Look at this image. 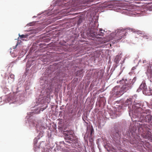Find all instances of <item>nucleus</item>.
<instances>
[{"label":"nucleus","mask_w":152,"mask_h":152,"mask_svg":"<svg viewBox=\"0 0 152 152\" xmlns=\"http://www.w3.org/2000/svg\"><path fill=\"white\" fill-rule=\"evenodd\" d=\"M137 96L134 95L132 98L127 99L126 101L129 109V114L133 118H140L141 120L145 122H149L151 116L149 111L142 110L141 107L143 105L142 103L136 100Z\"/></svg>","instance_id":"obj_1"},{"label":"nucleus","mask_w":152,"mask_h":152,"mask_svg":"<svg viewBox=\"0 0 152 152\" xmlns=\"http://www.w3.org/2000/svg\"><path fill=\"white\" fill-rule=\"evenodd\" d=\"M136 80V77H135L132 81L130 80L129 84L128 83L127 80H125L124 79L119 81L120 83L123 84V86L121 88L118 86H116L113 88L112 93L114 94L116 96H119L122 95L124 92H125L131 86V84H133L134 83Z\"/></svg>","instance_id":"obj_2"},{"label":"nucleus","mask_w":152,"mask_h":152,"mask_svg":"<svg viewBox=\"0 0 152 152\" xmlns=\"http://www.w3.org/2000/svg\"><path fill=\"white\" fill-rule=\"evenodd\" d=\"M126 32L125 30L123 29L115 30L114 33H113L110 34V36L111 37L106 40H104V41L107 42L113 39V38L115 40L121 39L125 36Z\"/></svg>","instance_id":"obj_3"},{"label":"nucleus","mask_w":152,"mask_h":152,"mask_svg":"<svg viewBox=\"0 0 152 152\" xmlns=\"http://www.w3.org/2000/svg\"><path fill=\"white\" fill-rule=\"evenodd\" d=\"M67 133H64L65 135L67 137V138L70 141L74 142L76 140V138L75 136L73 135V132L72 131H68L66 132Z\"/></svg>","instance_id":"obj_4"},{"label":"nucleus","mask_w":152,"mask_h":152,"mask_svg":"<svg viewBox=\"0 0 152 152\" xmlns=\"http://www.w3.org/2000/svg\"><path fill=\"white\" fill-rule=\"evenodd\" d=\"M141 89H143L145 91H147V88L145 86V83L144 82H142L139 88L137 90V91L139 92Z\"/></svg>","instance_id":"obj_5"},{"label":"nucleus","mask_w":152,"mask_h":152,"mask_svg":"<svg viewBox=\"0 0 152 152\" xmlns=\"http://www.w3.org/2000/svg\"><path fill=\"white\" fill-rule=\"evenodd\" d=\"M147 72L148 75L151 76L152 75V63L151 65L148 67Z\"/></svg>","instance_id":"obj_6"},{"label":"nucleus","mask_w":152,"mask_h":152,"mask_svg":"<svg viewBox=\"0 0 152 152\" xmlns=\"http://www.w3.org/2000/svg\"><path fill=\"white\" fill-rule=\"evenodd\" d=\"M102 31V30H100L98 32H96L94 31L93 32V34H94V36H96L97 35H102V34L103 33V32Z\"/></svg>","instance_id":"obj_7"},{"label":"nucleus","mask_w":152,"mask_h":152,"mask_svg":"<svg viewBox=\"0 0 152 152\" xmlns=\"http://www.w3.org/2000/svg\"><path fill=\"white\" fill-rule=\"evenodd\" d=\"M119 135L118 133L116 132L115 134V135H114L113 136V138L114 140H115L117 138V139H119Z\"/></svg>","instance_id":"obj_8"},{"label":"nucleus","mask_w":152,"mask_h":152,"mask_svg":"<svg viewBox=\"0 0 152 152\" xmlns=\"http://www.w3.org/2000/svg\"><path fill=\"white\" fill-rule=\"evenodd\" d=\"M115 2L114 1H112L110 2L108 4V6H112L113 7H114L115 6L117 5L116 4Z\"/></svg>","instance_id":"obj_9"},{"label":"nucleus","mask_w":152,"mask_h":152,"mask_svg":"<svg viewBox=\"0 0 152 152\" xmlns=\"http://www.w3.org/2000/svg\"><path fill=\"white\" fill-rule=\"evenodd\" d=\"M46 108V107L45 108H41L39 110L38 112H35V113H39L40 112V111H43Z\"/></svg>","instance_id":"obj_10"},{"label":"nucleus","mask_w":152,"mask_h":152,"mask_svg":"<svg viewBox=\"0 0 152 152\" xmlns=\"http://www.w3.org/2000/svg\"><path fill=\"white\" fill-rule=\"evenodd\" d=\"M119 58V56H116L115 58V62L116 63H118V62L119 61L118 60V58Z\"/></svg>","instance_id":"obj_11"},{"label":"nucleus","mask_w":152,"mask_h":152,"mask_svg":"<svg viewBox=\"0 0 152 152\" xmlns=\"http://www.w3.org/2000/svg\"><path fill=\"white\" fill-rule=\"evenodd\" d=\"M39 136L38 138V139H39L40 137H42L43 136L42 133L41 132H39Z\"/></svg>","instance_id":"obj_12"},{"label":"nucleus","mask_w":152,"mask_h":152,"mask_svg":"<svg viewBox=\"0 0 152 152\" xmlns=\"http://www.w3.org/2000/svg\"><path fill=\"white\" fill-rule=\"evenodd\" d=\"M19 37H20L21 38H26V36L24 35H19Z\"/></svg>","instance_id":"obj_13"},{"label":"nucleus","mask_w":152,"mask_h":152,"mask_svg":"<svg viewBox=\"0 0 152 152\" xmlns=\"http://www.w3.org/2000/svg\"><path fill=\"white\" fill-rule=\"evenodd\" d=\"M33 23V22H32V23H29V24H28V25L29 26H32V24Z\"/></svg>","instance_id":"obj_14"},{"label":"nucleus","mask_w":152,"mask_h":152,"mask_svg":"<svg viewBox=\"0 0 152 152\" xmlns=\"http://www.w3.org/2000/svg\"><path fill=\"white\" fill-rule=\"evenodd\" d=\"M136 32L137 34H141V32L140 31H137Z\"/></svg>","instance_id":"obj_15"},{"label":"nucleus","mask_w":152,"mask_h":152,"mask_svg":"<svg viewBox=\"0 0 152 152\" xmlns=\"http://www.w3.org/2000/svg\"><path fill=\"white\" fill-rule=\"evenodd\" d=\"M18 45V44H17L15 46L13 47V49H15L16 48V47H17Z\"/></svg>","instance_id":"obj_16"},{"label":"nucleus","mask_w":152,"mask_h":152,"mask_svg":"<svg viewBox=\"0 0 152 152\" xmlns=\"http://www.w3.org/2000/svg\"><path fill=\"white\" fill-rule=\"evenodd\" d=\"M93 129H91V135L93 132Z\"/></svg>","instance_id":"obj_17"},{"label":"nucleus","mask_w":152,"mask_h":152,"mask_svg":"<svg viewBox=\"0 0 152 152\" xmlns=\"http://www.w3.org/2000/svg\"><path fill=\"white\" fill-rule=\"evenodd\" d=\"M14 76L13 75H11L10 76V77L11 78H14Z\"/></svg>","instance_id":"obj_18"},{"label":"nucleus","mask_w":152,"mask_h":152,"mask_svg":"<svg viewBox=\"0 0 152 152\" xmlns=\"http://www.w3.org/2000/svg\"><path fill=\"white\" fill-rule=\"evenodd\" d=\"M36 126L37 128H38V125H37V124L36 125Z\"/></svg>","instance_id":"obj_19"},{"label":"nucleus","mask_w":152,"mask_h":152,"mask_svg":"<svg viewBox=\"0 0 152 152\" xmlns=\"http://www.w3.org/2000/svg\"><path fill=\"white\" fill-rule=\"evenodd\" d=\"M146 62V61H145V60H144V61H143V63H145V62Z\"/></svg>","instance_id":"obj_20"},{"label":"nucleus","mask_w":152,"mask_h":152,"mask_svg":"<svg viewBox=\"0 0 152 152\" xmlns=\"http://www.w3.org/2000/svg\"><path fill=\"white\" fill-rule=\"evenodd\" d=\"M71 5V6L73 5V6H74L75 5H74L72 4Z\"/></svg>","instance_id":"obj_21"},{"label":"nucleus","mask_w":152,"mask_h":152,"mask_svg":"<svg viewBox=\"0 0 152 152\" xmlns=\"http://www.w3.org/2000/svg\"><path fill=\"white\" fill-rule=\"evenodd\" d=\"M34 126H35V124H34Z\"/></svg>","instance_id":"obj_22"},{"label":"nucleus","mask_w":152,"mask_h":152,"mask_svg":"<svg viewBox=\"0 0 152 152\" xmlns=\"http://www.w3.org/2000/svg\"><path fill=\"white\" fill-rule=\"evenodd\" d=\"M38 32V31H36V32H35V33H37Z\"/></svg>","instance_id":"obj_23"},{"label":"nucleus","mask_w":152,"mask_h":152,"mask_svg":"<svg viewBox=\"0 0 152 152\" xmlns=\"http://www.w3.org/2000/svg\"><path fill=\"white\" fill-rule=\"evenodd\" d=\"M45 96V95H44V96H43V98H44V97Z\"/></svg>","instance_id":"obj_24"},{"label":"nucleus","mask_w":152,"mask_h":152,"mask_svg":"<svg viewBox=\"0 0 152 152\" xmlns=\"http://www.w3.org/2000/svg\"><path fill=\"white\" fill-rule=\"evenodd\" d=\"M66 142H69L68 141H66Z\"/></svg>","instance_id":"obj_25"},{"label":"nucleus","mask_w":152,"mask_h":152,"mask_svg":"<svg viewBox=\"0 0 152 152\" xmlns=\"http://www.w3.org/2000/svg\"><path fill=\"white\" fill-rule=\"evenodd\" d=\"M28 114L29 115V113H28Z\"/></svg>","instance_id":"obj_26"},{"label":"nucleus","mask_w":152,"mask_h":152,"mask_svg":"<svg viewBox=\"0 0 152 152\" xmlns=\"http://www.w3.org/2000/svg\"><path fill=\"white\" fill-rule=\"evenodd\" d=\"M69 3H67V4H69Z\"/></svg>","instance_id":"obj_27"},{"label":"nucleus","mask_w":152,"mask_h":152,"mask_svg":"<svg viewBox=\"0 0 152 152\" xmlns=\"http://www.w3.org/2000/svg\"><path fill=\"white\" fill-rule=\"evenodd\" d=\"M119 6H121V5H119Z\"/></svg>","instance_id":"obj_28"},{"label":"nucleus","mask_w":152,"mask_h":152,"mask_svg":"<svg viewBox=\"0 0 152 152\" xmlns=\"http://www.w3.org/2000/svg\"><path fill=\"white\" fill-rule=\"evenodd\" d=\"M104 43H106V42H104Z\"/></svg>","instance_id":"obj_29"},{"label":"nucleus","mask_w":152,"mask_h":152,"mask_svg":"<svg viewBox=\"0 0 152 152\" xmlns=\"http://www.w3.org/2000/svg\"><path fill=\"white\" fill-rule=\"evenodd\" d=\"M134 67H133V68H132V69H134Z\"/></svg>","instance_id":"obj_30"},{"label":"nucleus","mask_w":152,"mask_h":152,"mask_svg":"<svg viewBox=\"0 0 152 152\" xmlns=\"http://www.w3.org/2000/svg\"><path fill=\"white\" fill-rule=\"evenodd\" d=\"M33 113V112H32V113Z\"/></svg>","instance_id":"obj_31"}]
</instances>
